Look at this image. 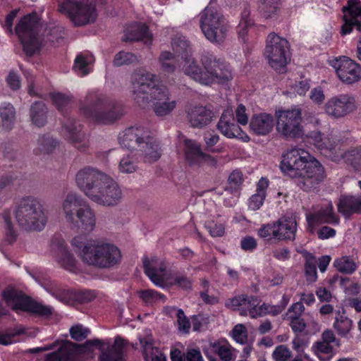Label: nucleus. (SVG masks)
Here are the masks:
<instances>
[{
    "mask_svg": "<svg viewBox=\"0 0 361 361\" xmlns=\"http://www.w3.org/2000/svg\"><path fill=\"white\" fill-rule=\"evenodd\" d=\"M131 97L142 108L152 104L156 115L164 116L176 106V101L170 97L168 89L158 84L156 76L148 72L135 73L132 76Z\"/></svg>",
    "mask_w": 361,
    "mask_h": 361,
    "instance_id": "obj_1",
    "label": "nucleus"
},
{
    "mask_svg": "<svg viewBox=\"0 0 361 361\" xmlns=\"http://www.w3.org/2000/svg\"><path fill=\"white\" fill-rule=\"evenodd\" d=\"M77 185L93 202L104 205H116L122 197L118 185L107 174L92 167H85L76 174Z\"/></svg>",
    "mask_w": 361,
    "mask_h": 361,
    "instance_id": "obj_2",
    "label": "nucleus"
},
{
    "mask_svg": "<svg viewBox=\"0 0 361 361\" xmlns=\"http://www.w3.org/2000/svg\"><path fill=\"white\" fill-rule=\"evenodd\" d=\"M280 169L284 174L291 178H302L304 189L307 190L314 188L324 177V169L319 162L301 148H293L284 152Z\"/></svg>",
    "mask_w": 361,
    "mask_h": 361,
    "instance_id": "obj_3",
    "label": "nucleus"
},
{
    "mask_svg": "<svg viewBox=\"0 0 361 361\" xmlns=\"http://www.w3.org/2000/svg\"><path fill=\"white\" fill-rule=\"evenodd\" d=\"M180 66L186 75L204 85L224 83L233 77L230 67L209 53L203 54L200 62L190 54L183 59Z\"/></svg>",
    "mask_w": 361,
    "mask_h": 361,
    "instance_id": "obj_4",
    "label": "nucleus"
},
{
    "mask_svg": "<svg viewBox=\"0 0 361 361\" xmlns=\"http://www.w3.org/2000/svg\"><path fill=\"white\" fill-rule=\"evenodd\" d=\"M72 247L86 264L99 268H111L118 264L122 258L120 249L104 239H90L78 235L71 241Z\"/></svg>",
    "mask_w": 361,
    "mask_h": 361,
    "instance_id": "obj_5",
    "label": "nucleus"
},
{
    "mask_svg": "<svg viewBox=\"0 0 361 361\" xmlns=\"http://www.w3.org/2000/svg\"><path fill=\"white\" fill-rule=\"evenodd\" d=\"M61 211L66 222L70 226L86 232H91L94 229L95 215L78 194H67L61 204Z\"/></svg>",
    "mask_w": 361,
    "mask_h": 361,
    "instance_id": "obj_6",
    "label": "nucleus"
},
{
    "mask_svg": "<svg viewBox=\"0 0 361 361\" xmlns=\"http://www.w3.org/2000/svg\"><path fill=\"white\" fill-rule=\"evenodd\" d=\"M108 343L98 339L87 341L78 345L69 341L61 343L56 351L46 355V361H82L94 357L97 351L101 353Z\"/></svg>",
    "mask_w": 361,
    "mask_h": 361,
    "instance_id": "obj_7",
    "label": "nucleus"
},
{
    "mask_svg": "<svg viewBox=\"0 0 361 361\" xmlns=\"http://www.w3.org/2000/svg\"><path fill=\"white\" fill-rule=\"evenodd\" d=\"M15 217L18 225L28 231H41L47 223L42 200L27 197L20 202L15 212Z\"/></svg>",
    "mask_w": 361,
    "mask_h": 361,
    "instance_id": "obj_8",
    "label": "nucleus"
},
{
    "mask_svg": "<svg viewBox=\"0 0 361 361\" xmlns=\"http://www.w3.org/2000/svg\"><path fill=\"white\" fill-rule=\"evenodd\" d=\"M314 145L324 156L336 162L343 160L353 165L356 171L361 172V150L352 149L344 152L336 143L335 139L322 137L320 133L314 132L311 135Z\"/></svg>",
    "mask_w": 361,
    "mask_h": 361,
    "instance_id": "obj_9",
    "label": "nucleus"
},
{
    "mask_svg": "<svg viewBox=\"0 0 361 361\" xmlns=\"http://www.w3.org/2000/svg\"><path fill=\"white\" fill-rule=\"evenodd\" d=\"M275 117L276 130L281 137L293 139L302 135V109L299 106L279 109L275 111Z\"/></svg>",
    "mask_w": 361,
    "mask_h": 361,
    "instance_id": "obj_10",
    "label": "nucleus"
},
{
    "mask_svg": "<svg viewBox=\"0 0 361 361\" xmlns=\"http://www.w3.org/2000/svg\"><path fill=\"white\" fill-rule=\"evenodd\" d=\"M200 25L205 37L212 43L222 42L228 30L224 16L212 6L206 7L200 13Z\"/></svg>",
    "mask_w": 361,
    "mask_h": 361,
    "instance_id": "obj_11",
    "label": "nucleus"
},
{
    "mask_svg": "<svg viewBox=\"0 0 361 361\" xmlns=\"http://www.w3.org/2000/svg\"><path fill=\"white\" fill-rule=\"evenodd\" d=\"M264 56L274 69L283 72L290 60L288 42L276 34H270L267 39Z\"/></svg>",
    "mask_w": 361,
    "mask_h": 361,
    "instance_id": "obj_12",
    "label": "nucleus"
},
{
    "mask_svg": "<svg viewBox=\"0 0 361 361\" xmlns=\"http://www.w3.org/2000/svg\"><path fill=\"white\" fill-rule=\"evenodd\" d=\"M59 11L79 26L92 23L97 18L95 6L89 0H62L59 4Z\"/></svg>",
    "mask_w": 361,
    "mask_h": 361,
    "instance_id": "obj_13",
    "label": "nucleus"
},
{
    "mask_svg": "<svg viewBox=\"0 0 361 361\" xmlns=\"http://www.w3.org/2000/svg\"><path fill=\"white\" fill-rule=\"evenodd\" d=\"M2 297L6 304L18 312H28L41 316H48L53 312L51 306L33 301L13 288H6Z\"/></svg>",
    "mask_w": 361,
    "mask_h": 361,
    "instance_id": "obj_14",
    "label": "nucleus"
},
{
    "mask_svg": "<svg viewBox=\"0 0 361 361\" xmlns=\"http://www.w3.org/2000/svg\"><path fill=\"white\" fill-rule=\"evenodd\" d=\"M36 16L28 15L21 18L15 30L28 56L39 54L42 47V42L36 35Z\"/></svg>",
    "mask_w": 361,
    "mask_h": 361,
    "instance_id": "obj_15",
    "label": "nucleus"
},
{
    "mask_svg": "<svg viewBox=\"0 0 361 361\" xmlns=\"http://www.w3.org/2000/svg\"><path fill=\"white\" fill-rule=\"evenodd\" d=\"M329 64L334 69L339 80L346 84H353L361 79V66L345 56L331 57Z\"/></svg>",
    "mask_w": 361,
    "mask_h": 361,
    "instance_id": "obj_16",
    "label": "nucleus"
},
{
    "mask_svg": "<svg viewBox=\"0 0 361 361\" xmlns=\"http://www.w3.org/2000/svg\"><path fill=\"white\" fill-rule=\"evenodd\" d=\"M173 54L162 51L159 58L161 70L165 73H173L176 69L174 64L176 56H181L182 59L191 54L189 42L182 35H176L171 41Z\"/></svg>",
    "mask_w": 361,
    "mask_h": 361,
    "instance_id": "obj_17",
    "label": "nucleus"
},
{
    "mask_svg": "<svg viewBox=\"0 0 361 361\" xmlns=\"http://www.w3.org/2000/svg\"><path fill=\"white\" fill-rule=\"evenodd\" d=\"M356 109L353 97L341 94L329 98L324 105V111L329 116L339 118L345 116Z\"/></svg>",
    "mask_w": 361,
    "mask_h": 361,
    "instance_id": "obj_18",
    "label": "nucleus"
},
{
    "mask_svg": "<svg viewBox=\"0 0 361 361\" xmlns=\"http://www.w3.org/2000/svg\"><path fill=\"white\" fill-rule=\"evenodd\" d=\"M123 114V109L119 105L99 99L96 102L95 109L90 116L97 123L108 125L119 119Z\"/></svg>",
    "mask_w": 361,
    "mask_h": 361,
    "instance_id": "obj_19",
    "label": "nucleus"
},
{
    "mask_svg": "<svg viewBox=\"0 0 361 361\" xmlns=\"http://www.w3.org/2000/svg\"><path fill=\"white\" fill-rule=\"evenodd\" d=\"M306 218L310 232L314 231L317 225L328 224L336 226L340 222L338 216L334 212L333 204L329 200L324 201L319 208L307 214Z\"/></svg>",
    "mask_w": 361,
    "mask_h": 361,
    "instance_id": "obj_20",
    "label": "nucleus"
},
{
    "mask_svg": "<svg viewBox=\"0 0 361 361\" xmlns=\"http://www.w3.org/2000/svg\"><path fill=\"white\" fill-rule=\"evenodd\" d=\"M145 272L157 286L164 288L169 272L163 260L154 256L145 257L142 259Z\"/></svg>",
    "mask_w": 361,
    "mask_h": 361,
    "instance_id": "obj_21",
    "label": "nucleus"
},
{
    "mask_svg": "<svg viewBox=\"0 0 361 361\" xmlns=\"http://www.w3.org/2000/svg\"><path fill=\"white\" fill-rule=\"evenodd\" d=\"M149 132L142 126H133L125 129L118 135L120 145L126 148H140L146 139L149 138Z\"/></svg>",
    "mask_w": 361,
    "mask_h": 361,
    "instance_id": "obj_22",
    "label": "nucleus"
},
{
    "mask_svg": "<svg viewBox=\"0 0 361 361\" xmlns=\"http://www.w3.org/2000/svg\"><path fill=\"white\" fill-rule=\"evenodd\" d=\"M50 255L65 269L73 271L77 265L75 256L68 250L63 240H54L50 245Z\"/></svg>",
    "mask_w": 361,
    "mask_h": 361,
    "instance_id": "obj_23",
    "label": "nucleus"
},
{
    "mask_svg": "<svg viewBox=\"0 0 361 361\" xmlns=\"http://www.w3.org/2000/svg\"><path fill=\"white\" fill-rule=\"evenodd\" d=\"M217 128L227 138H235L244 142H248L250 140L248 135L235 123L231 110L227 109L223 113Z\"/></svg>",
    "mask_w": 361,
    "mask_h": 361,
    "instance_id": "obj_24",
    "label": "nucleus"
},
{
    "mask_svg": "<svg viewBox=\"0 0 361 361\" xmlns=\"http://www.w3.org/2000/svg\"><path fill=\"white\" fill-rule=\"evenodd\" d=\"M275 120L270 113L261 112L254 114L250 121V132L257 136H267L274 130Z\"/></svg>",
    "mask_w": 361,
    "mask_h": 361,
    "instance_id": "obj_25",
    "label": "nucleus"
},
{
    "mask_svg": "<svg viewBox=\"0 0 361 361\" xmlns=\"http://www.w3.org/2000/svg\"><path fill=\"white\" fill-rule=\"evenodd\" d=\"M180 142H183L185 157L187 162L191 165H199L202 164V152L200 145L195 140L180 137Z\"/></svg>",
    "mask_w": 361,
    "mask_h": 361,
    "instance_id": "obj_26",
    "label": "nucleus"
},
{
    "mask_svg": "<svg viewBox=\"0 0 361 361\" xmlns=\"http://www.w3.org/2000/svg\"><path fill=\"white\" fill-rule=\"evenodd\" d=\"M337 209L345 216H349L353 213H361V195L341 196Z\"/></svg>",
    "mask_w": 361,
    "mask_h": 361,
    "instance_id": "obj_27",
    "label": "nucleus"
},
{
    "mask_svg": "<svg viewBox=\"0 0 361 361\" xmlns=\"http://www.w3.org/2000/svg\"><path fill=\"white\" fill-rule=\"evenodd\" d=\"M188 115L190 124L195 128H202L207 125L213 118L212 112L202 106L190 109Z\"/></svg>",
    "mask_w": 361,
    "mask_h": 361,
    "instance_id": "obj_28",
    "label": "nucleus"
},
{
    "mask_svg": "<svg viewBox=\"0 0 361 361\" xmlns=\"http://www.w3.org/2000/svg\"><path fill=\"white\" fill-rule=\"evenodd\" d=\"M62 133L66 139L78 148L80 147V144L85 140V135L82 131V126L73 120H68L63 125Z\"/></svg>",
    "mask_w": 361,
    "mask_h": 361,
    "instance_id": "obj_29",
    "label": "nucleus"
},
{
    "mask_svg": "<svg viewBox=\"0 0 361 361\" xmlns=\"http://www.w3.org/2000/svg\"><path fill=\"white\" fill-rule=\"evenodd\" d=\"M124 39L126 41L142 40L145 44H151L152 35L145 24L135 23L127 28Z\"/></svg>",
    "mask_w": 361,
    "mask_h": 361,
    "instance_id": "obj_30",
    "label": "nucleus"
},
{
    "mask_svg": "<svg viewBox=\"0 0 361 361\" xmlns=\"http://www.w3.org/2000/svg\"><path fill=\"white\" fill-rule=\"evenodd\" d=\"M276 240H291L295 237L296 222L292 219L281 218L275 221Z\"/></svg>",
    "mask_w": 361,
    "mask_h": 361,
    "instance_id": "obj_31",
    "label": "nucleus"
},
{
    "mask_svg": "<svg viewBox=\"0 0 361 361\" xmlns=\"http://www.w3.org/2000/svg\"><path fill=\"white\" fill-rule=\"evenodd\" d=\"M108 343V346L101 350L99 355V361H121L123 359V347L124 341L120 337L115 339L114 345L109 348L110 343L109 341H104Z\"/></svg>",
    "mask_w": 361,
    "mask_h": 361,
    "instance_id": "obj_32",
    "label": "nucleus"
},
{
    "mask_svg": "<svg viewBox=\"0 0 361 361\" xmlns=\"http://www.w3.org/2000/svg\"><path fill=\"white\" fill-rule=\"evenodd\" d=\"M333 327L340 336L347 337L353 327V322L346 315L344 309L335 312Z\"/></svg>",
    "mask_w": 361,
    "mask_h": 361,
    "instance_id": "obj_33",
    "label": "nucleus"
},
{
    "mask_svg": "<svg viewBox=\"0 0 361 361\" xmlns=\"http://www.w3.org/2000/svg\"><path fill=\"white\" fill-rule=\"evenodd\" d=\"M269 182L262 177L257 183L256 192L248 200V207L250 209L256 211L263 204L267 195V189L269 187Z\"/></svg>",
    "mask_w": 361,
    "mask_h": 361,
    "instance_id": "obj_34",
    "label": "nucleus"
},
{
    "mask_svg": "<svg viewBox=\"0 0 361 361\" xmlns=\"http://www.w3.org/2000/svg\"><path fill=\"white\" fill-rule=\"evenodd\" d=\"M94 62V59L92 54L81 53L75 59L73 70L78 75H87L92 71Z\"/></svg>",
    "mask_w": 361,
    "mask_h": 361,
    "instance_id": "obj_35",
    "label": "nucleus"
},
{
    "mask_svg": "<svg viewBox=\"0 0 361 361\" xmlns=\"http://www.w3.org/2000/svg\"><path fill=\"white\" fill-rule=\"evenodd\" d=\"M144 157V161L153 162L157 161L161 156V150L156 140L149 135L144 144L139 149Z\"/></svg>",
    "mask_w": 361,
    "mask_h": 361,
    "instance_id": "obj_36",
    "label": "nucleus"
},
{
    "mask_svg": "<svg viewBox=\"0 0 361 361\" xmlns=\"http://www.w3.org/2000/svg\"><path fill=\"white\" fill-rule=\"evenodd\" d=\"M211 351L217 354L224 361H230L233 356V349L225 339H220L209 344Z\"/></svg>",
    "mask_w": 361,
    "mask_h": 361,
    "instance_id": "obj_37",
    "label": "nucleus"
},
{
    "mask_svg": "<svg viewBox=\"0 0 361 361\" xmlns=\"http://www.w3.org/2000/svg\"><path fill=\"white\" fill-rule=\"evenodd\" d=\"M334 267L341 273L351 274L357 268L355 260L349 256H341L334 261Z\"/></svg>",
    "mask_w": 361,
    "mask_h": 361,
    "instance_id": "obj_38",
    "label": "nucleus"
},
{
    "mask_svg": "<svg viewBox=\"0 0 361 361\" xmlns=\"http://www.w3.org/2000/svg\"><path fill=\"white\" fill-rule=\"evenodd\" d=\"M30 118L35 126L38 127L44 126L47 122V109L43 103L36 102L32 106Z\"/></svg>",
    "mask_w": 361,
    "mask_h": 361,
    "instance_id": "obj_39",
    "label": "nucleus"
},
{
    "mask_svg": "<svg viewBox=\"0 0 361 361\" xmlns=\"http://www.w3.org/2000/svg\"><path fill=\"white\" fill-rule=\"evenodd\" d=\"M312 350L321 361H329L334 355L331 344L322 341L313 345Z\"/></svg>",
    "mask_w": 361,
    "mask_h": 361,
    "instance_id": "obj_40",
    "label": "nucleus"
},
{
    "mask_svg": "<svg viewBox=\"0 0 361 361\" xmlns=\"http://www.w3.org/2000/svg\"><path fill=\"white\" fill-rule=\"evenodd\" d=\"M166 280L167 281L164 283V288L171 286H177L182 289L188 290L191 287L190 279L182 274L176 273L171 274L169 273Z\"/></svg>",
    "mask_w": 361,
    "mask_h": 361,
    "instance_id": "obj_41",
    "label": "nucleus"
},
{
    "mask_svg": "<svg viewBox=\"0 0 361 361\" xmlns=\"http://www.w3.org/2000/svg\"><path fill=\"white\" fill-rule=\"evenodd\" d=\"M137 165L135 159L131 154L124 155L119 161L118 169L121 173L128 174L136 171Z\"/></svg>",
    "mask_w": 361,
    "mask_h": 361,
    "instance_id": "obj_42",
    "label": "nucleus"
},
{
    "mask_svg": "<svg viewBox=\"0 0 361 361\" xmlns=\"http://www.w3.org/2000/svg\"><path fill=\"white\" fill-rule=\"evenodd\" d=\"M173 311L176 317V324L179 333L181 334H188L191 327L189 319L185 316L182 310L174 309Z\"/></svg>",
    "mask_w": 361,
    "mask_h": 361,
    "instance_id": "obj_43",
    "label": "nucleus"
},
{
    "mask_svg": "<svg viewBox=\"0 0 361 361\" xmlns=\"http://www.w3.org/2000/svg\"><path fill=\"white\" fill-rule=\"evenodd\" d=\"M244 308L247 310V315L249 314L251 318L255 319L260 317V315H258L260 308L258 298L246 295Z\"/></svg>",
    "mask_w": 361,
    "mask_h": 361,
    "instance_id": "obj_44",
    "label": "nucleus"
},
{
    "mask_svg": "<svg viewBox=\"0 0 361 361\" xmlns=\"http://www.w3.org/2000/svg\"><path fill=\"white\" fill-rule=\"evenodd\" d=\"M1 117L3 126L8 129L13 123L15 118V111L11 104H5L1 108Z\"/></svg>",
    "mask_w": 361,
    "mask_h": 361,
    "instance_id": "obj_45",
    "label": "nucleus"
},
{
    "mask_svg": "<svg viewBox=\"0 0 361 361\" xmlns=\"http://www.w3.org/2000/svg\"><path fill=\"white\" fill-rule=\"evenodd\" d=\"M245 298V295H238L227 300L225 305L230 309L239 310L240 315L246 316L247 310L244 308Z\"/></svg>",
    "mask_w": 361,
    "mask_h": 361,
    "instance_id": "obj_46",
    "label": "nucleus"
},
{
    "mask_svg": "<svg viewBox=\"0 0 361 361\" xmlns=\"http://www.w3.org/2000/svg\"><path fill=\"white\" fill-rule=\"evenodd\" d=\"M275 221L271 224H264L258 230V235L268 241L276 240V230Z\"/></svg>",
    "mask_w": 361,
    "mask_h": 361,
    "instance_id": "obj_47",
    "label": "nucleus"
},
{
    "mask_svg": "<svg viewBox=\"0 0 361 361\" xmlns=\"http://www.w3.org/2000/svg\"><path fill=\"white\" fill-rule=\"evenodd\" d=\"M23 329L16 326L6 333L0 334V345H7L16 341V337L23 333Z\"/></svg>",
    "mask_w": 361,
    "mask_h": 361,
    "instance_id": "obj_48",
    "label": "nucleus"
},
{
    "mask_svg": "<svg viewBox=\"0 0 361 361\" xmlns=\"http://www.w3.org/2000/svg\"><path fill=\"white\" fill-rule=\"evenodd\" d=\"M230 335L236 343L240 344H244L247 341V330L242 324H236Z\"/></svg>",
    "mask_w": 361,
    "mask_h": 361,
    "instance_id": "obj_49",
    "label": "nucleus"
},
{
    "mask_svg": "<svg viewBox=\"0 0 361 361\" xmlns=\"http://www.w3.org/2000/svg\"><path fill=\"white\" fill-rule=\"evenodd\" d=\"M140 298L147 304L164 302L165 296L153 290H145L139 293Z\"/></svg>",
    "mask_w": 361,
    "mask_h": 361,
    "instance_id": "obj_50",
    "label": "nucleus"
},
{
    "mask_svg": "<svg viewBox=\"0 0 361 361\" xmlns=\"http://www.w3.org/2000/svg\"><path fill=\"white\" fill-rule=\"evenodd\" d=\"M137 61V56L130 52L120 51L116 54L114 64L116 66L128 65Z\"/></svg>",
    "mask_w": 361,
    "mask_h": 361,
    "instance_id": "obj_51",
    "label": "nucleus"
},
{
    "mask_svg": "<svg viewBox=\"0 0 361 361\" xmlns=\"http://www.w3.org/2000/svg\"><path fill=\"white\" fill-rule=\"evenodd\" d=\"M204 140L207 150L217 153L222 152L223 147L214 148V146L219 140V136L217 134L209 132L207 133L204 136Z\"/></svg>",
    "mask_w": 361,
    "mask_h": 361,
    "instance_id": "obj_52",
    "label": "nucleus"
},
{
    "mask_svg": "<svg viewBox=\"0 0 361 361\" xmlns=\"http://www.w3.org/2000/svg\"><path fill=\"white\" fill-rule=\"evenodd\" d=\"M292 355L290 350L285 345L276 346L272 353L274 361H288Z\"/></svg>",
    "mask_w": 361,
    "mask_h": 361,
    "instance_id": "obj_53",
    "label": "nucleus"
},
{
    "mask_svg": "<svg viewBox=\"0 0 361 361\" xmlns=\"http://www.w3.org/2000/svg\"><path fill=\"white\" fill-rule=\"evenodd\" d=\"M325 94L324 88L321 86H316L312 88L309 93L310 100L315 105L320 106L325 101Z\"/></svg>",
    "mask_w": 361,
    "mask_h": 361,
    "instance_id": "obj_54",
    "label": "nucleus"
},
{
    "mask_svg": "<svg viewBox=\"0 0 361 361\" xmlns=\"http://www.w3.org/2000/svg\"><path fill=\"white\" fill-rule=\"evenodd\" d=\"M305 273L308 281H315L317 275L316 260L314 257L308 254L307 255V261L305 264Z\"/></svg>",
    "mask_w": 361,
    "mask_h": 361,
    "instance_id": "obj_55",
    "label": "nucleus"
},
{
    "mask_svg": "<svg viewBox=\"0 0 361 361\" xmlns=\"http://www.w3.org/2000/svg\"><path fill=\"white\" fill-rule=\"evenodd\" d=\"M252 25V20L250 18L249 14L245 12L241 18L238 27V35L243 41H245V37L247 33V30Z\"/></svg>",
    "mask_w": 361,
    "mask_h": 361,
    "instance_id": "obj_56",
    "label": "nucleus"
},
{
    "mask_svg": "<svg viewBox=\"0 0 361 361\" xmlns=\"http://www.w3.org/2000/svg\"><path fill=\"white\" fill-rule=\"evenodd\" d=\"M292 90L300 96H305L310 89V80L307 78L296 80L291 86Z\"/></svg>",
    "mask_w": 361,
    "mask_h": 361,
    "instance_id": "obj_57",
    "label": "nucleus"
},
{
    "mask_svg": "<svg viewBox=\"0 0 361 361\" xmlns=\"http://www.w3.org/2000/svg\"><path fill=\"white\" fill-rule=\"evenodd\" d=\"M282 306H278V305H270L268 303H263L260 305L259 313L258 315L260 317L270 314L271 316H276L282 312Z\"/></svg>",
    "mask_w": 361,
    "mask_h": 361,
    "instance_id": "obj_58",
    "label": "nucleus"
},
{
    "mask_svg": "<svg viewBox=\"0 0 361 361\" xmlns=\"http://www.w3.org/2000/svg\"><path fill=\"white\" fill-rule=\"evenodd\" d=\"M90 334L89 329L83 326L78 324L71 328L70 334L72 338L76 341H81L88 336Z\"/></svg>",
    "mask_w": 361,
    "mask_h": 361,
    "instance_id": "obj_59",
    "label": "nucleus"
},
{
    "mask_svg": "<svg viewBox=\"0 0 361 361\" xmlns=\"http://www.w3.org/2000/svg\"><path fill=\"white\" fill-rule=\"evenodd\" d=\"M51 98L56 108L61 111L69 104L68 97L61 93L52 94Z\"/></svg>",
    "mask_w": 361,
    "mask_h": 361,
    "instance_id": "obj_60",
    "label": "nucleus"
},
{
    "mask_svg": "<svg viewBox=\"0 0 361 361\" xmlns=\"http://www.w3.org/2000/svg\"><path fill=\"white\" fill-rule=\"evenodd\" d=\"M278 8L277 0H265L261 7L266 17H271Z\"/></svg>",
    "mask_w": 361,
    "mask_h": 361,
    "instance_id": "obj_61",
    "label": "nucleus"
},
{
    "mask_svg": "<svg viewBox=\"0 0 361 361\" xmlns=\"http://www.w3.org/2000/svg\"><path fill=\"white\" fill-rule=\"evenodd\" d=\"M205 227L212 237H221L225 233L224 226L221 224L209 222L206 224Z\"/></svg>",
    "mask_w": 361,
    "mask_h": 361,
    "instance_id": "obj_62",
    "label": "nucleus"
},
{
    "mask_svg": "<svg viewBox=\"0 0 361 361\" xmlns=\"http://www.w3.org/2000/svg\"><path fill=\"white\" fill-rule=\"evenodd\" d=\"M243 182V176L240 170H234L228 177V183L231 188H238Z\"/></svg>",
    "mask_w": 361,
    "mask_h": 361,
    "instance_id": "obj_63",
    "label": "nucleus"
},
{
    "mask_svg": "<svg viewBox=\"0 0 361 361\" xmlns=\"http://www.w3.org/2000/svg\"><path fill=\"white\" fill-rule=\"evenodd\" d=\"M315 293L319 300L322 302H329L333 298L331 292L325 287H318Z\"/></svg>",
    "mask_w": 361,
    "mask_h": 361,
    "instance_id": "obj_64",
    "label": "nucleus"
}]
</instances>
